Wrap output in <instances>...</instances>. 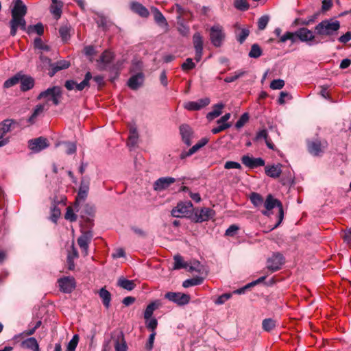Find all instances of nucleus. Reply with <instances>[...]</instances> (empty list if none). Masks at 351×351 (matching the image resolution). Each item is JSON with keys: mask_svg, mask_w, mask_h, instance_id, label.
<instances>
[{"mask_svg": "<svg viewBox=\"0 0 351 351\" xmlns=\"http://www.w3.org/2000/svg\"><path fill=\"white\" fill-rule=\"evenodd\" d=\"M14 3L12 10V19L10 21V35L14 36L18 28L25 31L26 21L25 16L27 14V7L21 0H13Z\"/></svg>", "mask_w": 351, "mask_h": 351, "instance_id": "obj_1", "label": "nucleus"}, {"mask_svg": "<svg viewBox=\"0 0 351 351\" xmlns=\"http://www.w3.org/2000/svg\"><path fill=\"white\" fill-rule=\"evenodd\" d=\"M263 206L264 210H261V213L269 217L271 215L270 210L274 208H277L278 213V221L271 228V230L278 227L282 223L284 219V210L282 203L277 199L274 198L271 194L268 195L266 199L264 201Z\"/></svg>", "mask_w": 351, "mask_h": 351, "instance_id": "obj_2", "label": "nucleus"}, {"mask_svg": "<svg viewBox=\"0 0 351 351\" xmlns=\"http://www.w3.org/2000/svg\"><path fill=\"white\" fill-rule=\"evenodd\" d=\"M340 23L337 20L326 19L319 23L315 27V33L320 36L332 38L337 34Z\"/></svg>", "mask_w": 351, "mask_h": 351, "instance_id": "obj_3", "label": "nucleus"}, {"mask_svg": "<svg viewBox=\"0 0 351 351\" xmlns=\"http://www.w3.org/2000/svg\"><path fill=\"white\" fill-rule=\"evenodd\" d=\"M62 97V90L59 86H53L47 88L46 90L41 92L38 99H45L47 101H51L53 104L58 106Z\"/></svg>", "mask_w": 351, "mask_h": 351, "instance_id": "obj_4", "label": "nucleus"}, {"mask_svg": "<svg viewBox=\"0 0 351 351\" xmlns=\"http://www.w3.org/2000/svg\"><path fill=\"white\" fill-rule=\"evenodd\" d=\"M328 147L326 141H321L318 139L307 141V149L308 152L314 156H321Z\"/></svg>", "mask_w": 351, "mask_h": 351, "instance_id": "obj_5", "label": "nucleus"}, {"mask_svg": "<svg viewBox=\"0 0 351 351\" xmlns=\"http://www.w3.org/2000/svg\"><path fill=\"white\" fill-rule=\"evenodd\" d=\"M225 33L223 32V27L217 24L213 25L210 29V39L211 43L216 47H219L225 38Z\"/></svg>", "mask_w": 351, "mask_h": 351, "instance_id": "obj_6", "label": "nucleus"}, {"mask_svg": "<svg viewBox=\"0 0 351 351\" xmlns=\"http://www.w3.org/2000/svg\"><path fill=\"white\" fill-rule=\"evenodd\" d=\"M193 204L190 201L180 202L171 210V215L174 217H184L191 213Z\"/></svg>", "mask_w": 351, "mask_h": 351, "instance_id": "obj_7", "label": "nucleus"}, {"mask_svg": "<svg viewBox=\"0 0 351 351\" xmlns=\"http://www.w3.org/2000/svg\"><path fill=\"white\" fill-rule=\"evenodd\" d=\"M165 298L180 306L186 304L190 301L189 295L180 292H167Z\"/></svg>", "mask_w": 351, "mask_h": 351, "instance_id": "obj_8", "label": "nucleus"}, {"mask_svg": "<svg viewBox=\"0 0 351 351\" xmlns=\"http://www.w3.org/2000/svg\"><path fill=\"white\" fill-rule=\"evenodd\" d=\"M49 145L46 138L40 136L28 141V147L34 153L40 152Z\"/></svg>", "mask_w": 351, "mask_h": 351, "instance_id": "obj_9", "label": "nucleus"}, {"mask_svg": "<svg viewBox=\"0 0 351 351\" xmlns=\"http://www.w3.org/2000/svg\"><path fill=\"white\" fill-rule=\"evenodd\" d=\"M284 258L280 253H275L267 259V267L271 272L279 270L284 263Z\"/></svg>", "mask_w": 351, "mask_h": 351, "instance_id": "obj_10", "label": "nucleus"}, {"mask_svg": "<svg viewBox=\"0 0 351 351\" xmlns=\"http://www.w3.org/2000/svg\"><path fill=\"white\" fill-rule=\"evenodd\" d=\"M89 185L90 181L88 179L83 178L81 180L79 191L75 199V206H77L80 202H84L86 199L89 191Z\"/></svg>", "mask_w": 351, "mask_h": 351, "instance_id": "obj_11", "label": "nucleus"}, {"mask_svg": "<svg viewBox=\"0 0 351 351\" xmlns=\"http://www.w3.org/2000/svg\"><path fill=\"white\" fill-rule=\"evenodd\" d=\"M93 235L91 231L84 232L77 239V243L84 256L88 255V245L90 243Z\"/></svg>", "mask_w": 351, "mask_h": 351, "instance_id": "obj_12", "label": "nucleus"}, {"mask_svg": "<svg viewBox=\"0 0 351 351\" xmlns=\"http://www.w3.org/2000/svg\"><path fill=\"white\" fill-rule=\"evenodd\" d=\"M193 42L195 51V60L199 62L203 53V38L200 33L196 32L193 36Z\"/></svg>", "mask_w": 351, "mask_h": 351, "instance_id": "obj_13", "label": "nucleus"}, {"mask_svg": "<svg viewBox=\"0 0 351 351\" xmlns=\"http://www.w3.org/2000/svg\"><path fill=\"white\" fill-rule=\"evenodd\" d=\"M210 104V99L204 97L197 101H188L184 104V108L188 110H199Z\"/></svg>", "mask_w": 351, "mask_h": 351, "instance_id": "obj_14", "label": "nucleus"}, {"mask_svg": "<svg viewBox=\"0 0 351 351\" xmlns=\"http://www.w3.org/2000/svg\"><path fill=\"white\" fill-rule=\"evenodd\" d=\"M60 289L64 293H69L75 287V280L72 277H64L58 280Z\"/></svg>", "mask_w": 351, "mask_h": 351, "instance_id": "obj_15", "label": "nucleus"}, {"mask_svg": "<svg viewBox=\"0 0 351 351\" xmlns=\"http://www.w3.org/2000/svg\"><path fill=\"white\" fill-rule=\"evenodd\" d=\"M176 182V179L171 177H162L154 183L153 188L155 191H161L167 189L171 184Z\"/></svg>", "mask_w": 351, "mask_h": 351, "instance_id": "obj_16", "label": "nucleus"}, {"mask_svg": "<svg viewBox=\"0 0 351 351\" xmlns=\"http://www.w3.org/2000/svg\"><path fill=\"white\" fill-rule=\"evenodd\" d=\"M215 214V213L213 209L203 208L195 213V221L199 223L206 221L213 218Z\"/></svg>", "mask_w": 351, "mask_h": 351, "instance_id": "obj_17", "label": "nucleus"}, {"mask_svg": "<svg viewBox=\"0 0 351 351\" xmlns=\"http://www.w3.org/2000/svg\"><path fill=\"white\" fill-rule=\"evenodd\" d=\"M144 75L142 72L132 75L128 81V86L132 90H137L143 84Z\"/></svg>", "mask_w": 351, "mask_h": 351, "instance_id": "obj_18", "label": "nucleus"}, {"mask_svg": "<svg viewBox=\"0 0 351 351\" xmlns=\"http://www.w3.org/2000/svg\"><path fill=\"white\" fill-rule=\"evenodd\" d=\"M180 132L183 142L187 145H191V138L193 137V131L191 127L187 125H182L180 127Z\"/></svg>", "mask_w": 351, "mask_h": 351, "instance_id": "obj_19", "label": "nucleus"}, {"mask_svg": "<svg viewBox=\"0 0 351 351\" xmlns=\"http://www.w3.org/2000/svg\"><path fill=\"white\" fill-rule=\"evenodd\" d=\"M296 36L302 42L312 41L315 38L313 32L305 27L300 28L296 31Z\"/></svg>", "mask_w": 351, "mask_h": 351, "instance_id": "obj_20", "label": "nucleus"}, {"mask_svg": "<svg viewBox=\"0 0 351 351\" xmlns=\"http://www.w3.org/2000/svg\"><path fill=\"white\" fill-rule=\"evenodd\" d=\"M155 22L160 27H167L168 23L162 12L155 7L151 8Z\"/></svg>", "mask_w": 351, "mask_h": 351, "instance_id": "obj_21", "label": "nucleus"}, {"mask_svg": "<svg viewBox=\"0 0 351 351\" xmlns=\"http://www.w3.org/2000/svg\"><path fill=\"white\" fill-rule=\"evenodd\" d=\"M281 167L280 164L267 165L265 167V173L270 178H277L282 173Z\"/></svg>", "mask_w": 351, "mask_h": 351, "instance_id": "obj_22", "label": "nucleus"}, {"mask_svg": "<svg viewBox=\"0 0 351 351\" xmlns=\"http://www.w3.org/2000/svg\"><path fill=\"white\" fill-rule=\"evenodd\" d=\"M115 339L114 348L116 351H127L128 346L124 339V335L122 332H118L117 335L114 337Z\"/></svg>", "mask_w": 351, "mask_h": 351, "instance_id": "obj_23", "label": "nucleus"}, {"mask_svg": "<svg viewBox=\"0 0 351 351\" xmlns=\"http://www.w3.org/2000/svg\"><path fill=\"white\" fill-rule=\"evenodd\" d=\"M69 66L70 63L66 60L58 61L56 63L50 64L51 71H49V75L53 77L58 71L67 69Z\"/></svg>", "mask_w": 351, "mask_h": 351, "instance_id": "obj_24", "label": "nucleus"}, {"mask_svg": "<svg viewBox=\"0 0 351 351\" xmlns=\"http://www.w3.org/2000/svg\"><path fill=\"white\" fill-rule=\"evenodd\" d=\"M130 8L134 12L138 14L141 17L147 18L149 15L148 10L140 3L132 2Z\"/></svg>", "mask_w": 351, "mask_h": 351, "instance_id": "obj_25", "label": "nucleus"}, {"mask_svg": "<svg viewBox=\"0 0 351 351\" xmlns=\"http://www.w3.org/2000/svg\"><path fill=\"white\" fill-rule=\"evenodd\" d=\"M21 346L25 349H29L33 351H39V345L37 340L34 337H29L23 341Z\"/></svg>", "mask_w": 351, "mask_h": 351, "instance_id": "obj_26", "label": "nucleus"}, {"mask_svg": "<svg viewBox=\"0 0 351 351\" xmlns=\"http://www.w3.org/2000/svg\"><path fill=\"white\" fill-rule=\"evenodd\" d=\"M114 58L112 53L110 51L106 50L104 51L101 56H100L99 60H98L100 63L103 64L102 69H106V66L111 62Z\"/></svg>", "mask_w": 351, "mask_h": 351, "instance_id": "obj_27", "label": "nucleus"}, {"mask_svg": "<svg viewBox=\"0 0 351 351\" xmlns=\"http://www.w3.org/2000/svg\"><path fill=\"white\" fill-rule=\"evenodd\" d=\"M99 295L102 300L103 304L106 308H108L111 301V294L106 289L105 287L101 288L99 291Z\"/></svg>", "mask_w": 351, "mask_h": 351, "instance_id": "obj_28", "label": "nucleus"}, {"mask_svg": "<svg viewBox=\"0 0 351 351\" xmlns=\"http://www.w3.org/2000/svg\"><path fill=\"white\" fill-rule=\"evenodd\" d=\"M16 121L14 119H5L0 123V131L5 135L12 130V125L16 124Z\"/></svg>", "mask_w": 351, "mask_h": 351, "instance_id": "obj_29", "label": "nucleus"}, {"mask_svg": "<svg viewBox=\"0 0 351 351\" xmlns=\"http://www.w3.org/2000/svg\"><path fill=\"white\" fill-rule=\"evenodd\" d=\"M93 78V76L90 72H87L85 75L84 79L80 82H76L75 89L77 90H83L85 88H88L90 86V80Z\"/></svg>", "mask_w": 351, "mask_h": 351, "instance_id": "obj_30", "label": "nucleus"}, {"mask_svg": "<svg viewBox=\"0 0 351 351\" xmlns=\"http://www.w3.org/2000/svg\"><path fill=\"white\" fill-rule=\"evenodd\" d=\"M138 134L136 128H132L130 130L128 136V145L130 147H134L138 143Z\"/></svg>", "mask_w": 351, "mask_h": 351, "instance_id": "obj_31", "label": "nucleus"}, {"mask_svg": "<svg viewBox=\"0 0 351 351\" xmlns=\"http://www.w3.org/2000/svg\"><path fill=\"white\" fill-rule=\"evenodd\" d=\"M25 32L28 34L36 33L39 36H42L44 33L43 25L41 23H38L35 25H29L27 27Z\"/></svg>", "mask_w": 351, "mask_h": 351, "instance_id": "obj_32", "label": "nucleus"}, {"mask_svg": "<svg viewBox=\"0 0 351 351\" xmlns=\"http://www.w3.org/2000/svg\"><path fill=\"white\" fill-rule=\"evenodd\" d=\"M223 104H217L213 106V109L212 111L208 113L207 114V119L212 120L217 117H219L221 113V110L223 108Z\"/></svg>", "mask_w": 351, "mask_h": 351, "instance_id": "obj_33", "label": "nucleus"}, {"mask_svg": "<svg viewBox=\"0 0 351 351\" xmlns=\"http://www.w3.org/2000/svg\"><path fill=\"white\" fill-rule=\"evenodd\" d=\"M174 259V269H180L182 268L187 269L189 263L183 261L182 257L180 254H176L173 257Z\"/></svg>", "mask_w": 351, "mask_h": 351, "instance_id": "obj_34", "label": "nucleus"}, {"mask_svg": "<svg viewBox=\"0 0 351 351\" xmlns=\"http://www.w3.org/2000/svg\"><path fill=\"white\" fill-rule=\"evenodd\" d=\"M21 89L23 91L28 90L34 86V80L30 77H25L20 80Z\"/></svg>", "mask_w": 351, "mask_h": 351, "instance_id": "obj_35", "label": "nucleus"}, {"mask_svg": "<svg viewBox=\"0 0 351 351\" xmlns=\"http://www.w3.org/2000/svg\"><path fill=\"white\" fill-rule=\"evenodd\" d=\"M45 110V104H40V105H37L32 113V114L31 115V117L29 118L28 119V121L31 123V124H33L35 123V121H36V117L40 115V114H42L44 110Z\"/></svg>", "mask_w": 351, "mask_h": 351, "instance_id": "obj_36", "label": "nucleus"}, {"mask_svg": "<svg viewBox=\"0 0 351 351\" xmlns=\"http://www.w3.org/2000/svg\"><path fill=\"white\" fill-rule=\"evenodd\" d=\"M117 284L119 287L128 291L132 290L135 287L134 281L123 278H119Z\"/></svg>", "mask_w": 351, "mask_h": 351, "instance_id": "obj_37", "label": "nucleus"}, {"mask_svg": "<svg viewBox=\"0 0 351 351\" xmlns=\"http://www.w3.org/2000/svg\"><path fill=\"white\" fill-rule=\"evenodd\" d=\"M276 326V320L271 318H267L263 320L262 327L263 329L266 332H270L274 329Z\"/></svg>", "mask_w": 351, "mask_h": 351, "instance_id": "obj_38", "label": "nucleus"}, {"mask_svg": "<svg viewBox=\"0 0 351 351\" xmlns=\"http://www.w3.org/2000/svg\"><path fill=\"white\" fill-rule=\"evenodd\" d=\"M250 201L256 208H260L263 205L264 199L263 197L257 193H252L250 195Z\"/></svg>", "mask_w": 351, "mask_h": 351, "instance_id": "obj_39", "label": "nucleus"}, {"mask_svg": "<svg viewBox=\"0 0 351 351\" xmlns=\"http://www.w3.org/2000/svg\"><path fill=\"white\" fill-rule=\"evenodd\" d=\"M204 281V278L202 277H195L191 279L184 280L182 283V286L185 288H188L192 286H196L201 285Z\"/></svg>", "mask_w": 351, "mask_h": 351, "instance_id": "obj_40", "label": "nucleus"}, {"mask_svg": "<svg viewBox=\"0 0 351 351\" xmlns=\"http://www.w3.org/2000/svg\"><path fill=\"white\" fill-rule=\"evenodd\" d=\"M158 307L156 302L150 303L146 308L144 312V318L149 319L153 315L154 311Z\"/></svg>", "mask_w": 351, "mask_h": 351, "instance_id": "obj_41", "label": "nucleus"}, {"mask_svg": "<svg viewBox=\"0 0 351 351\" xmlns=\"http://www.w3.org/2000/svg\"><path fill=\"white\" fill-rule=\"evenodd\" d=\"M246 73L245 71L239 70L234 73L232 75L228 76L224 79V82L226 83H230L236 81L239 77H243Z\"/></svg>", "mask_w": 351, "mask_h": 351, "instance_id": "obj_42", "label": "nucleus"}, {"mask_svg": "<svg viewBox=\"0 0 351 351\" xmlns=\"http://www.w3.org/2000/svg\"><path fill=\"white\" fill-rule=\"evenodd\" d=\"M250 34V30L247 28H242L239 32L236 33V37L238 42L242 44Z\"/></svg>", "mask_w": 351, "mask_h": 351, "instance_id": "obj_43", "label": "nucleus"}, {"mask_svg": "<svg viewBox=\"0 0 351 351\" xmlns=\"http://www.w3.org/2000/svg\"><path fill=\"white\" fill-rule=\"evenodd\" d=\"M262 54V50L258 45L254 44L252 45L251 49L249 52V56L253 58H257Z\"/></svg>", "mask_w": 351, "mask_h": 351, "instance_id": "obj_44", "label": "nucleus"}, {"mask_svg": "<svg viewBox=\"0 0 351 351\" xmlns=\"http://www.w3.org/2000/svg\"><path fill=\"white\" fill-rule=\"evenodd\" d=\"M79 336L78 335H74L72 339L69 342L66 351H75L78 344Z\"/></svg>", "mask_w": 351, "mask_h": 351, "instance_id": "obj_45", "label": "nucleus"}, {"mask_svg": "<svg viewBox=\"0 0 351 351\" xmlns=\"http://www.w3.org/2000/svg\"><path fill=\"white\" fill-rule=\"evenodd\" d=\"M51 220L53 222L56 223L61 214L60 209L57 206L53 205L51 208Z\"/></svg>", "mask_w": 351, "mask_h": 351, "instance_id": "obj_46", "label": "nucleus"}, {"mask_svg": "<svg viewBox=\"0 0 351 351\" xmlns=\"http://www.w3.org/2000/svg\"><path fill=\"white\" fill-rule=\"evenodd\" d=\"M234 7L239 10L245 11L249 8V4L245 0H235Z\"/></svg>", "mask_w": 351, "mask_h": 351, "instance_id": "obj_47", "label": "nucleus"}, {"mask_svg": "<svg viewBox=\"0 0 351 351\" xmlns=\"http://www.w3.org/2000/svg\"><path fill=\"white\" fill-rule=\"evenodd\" d=\"M63 3L62 2H59L58 4H52L51 7V12L53 14H54L56 17L59 18L61 15L62 7Z\"/></svg>", "mask_w": 351, "mask_h": 351, "instance_id": "obj_48", "label": "nucleus"}, {"mask_svg": "<svg viewBox=\"0 0 351 351\" xmlns=\"http://www.w3.org/2000/svg\"><path fill=\"white\" fill-rule=\"evenodd\" d=\"M64 217L66 220H69L71 222L75 221L77 220V215L75 214L74 210L71 207H68L66 208Z\"/></svg>", "mask_w": 351, "mask_h": 351, "instance_id": "obj_49", "label": "nucleus"}, {"mask_svg": "<svg viewBox=\"0 0 351 351\" xmlns=\"http://www.w3.org/2000/svg\"><path fill=\"white\" fill-rule=\"evenodd\" d=\"M285 86L284 80L281 79L274 80L270 84V88L273 90H279Z\"/></svg>", "mask_w": 351, "mask_h": 351, "instance_id": "obj_50", "label": "nucleus"}, {"mask_svg": "<svg viewBox=\"0 0 351 351\" xmlns=\"http://www.w3.org/2000/svg\"><path fill=\"white\" fill-rule=\"evenodd\" d=\"M195 67V64L193 62L191 58H187L186 61L181 65L183 71H186L191 70Z\"/></svg>", "mask_w": 351, "mask_h": 351, "instance_id": "obj_51", "label": "nucleus"}, {"mask_svg": "<svg viewBox=\"0 0 351 351\" xmlns=\"http://www.w3.org/2000/svg\"><path fill=\"white\" fill-rule=\"evenodd\" d=\"M65 147L66 154L70 155L73 154L76 152V145L73 143L65 142L63 143Z\"/></svg>", "mask_w": 351, "mask_h": 351, "instance_id": "obj_52", "label": "nucleus"}, {"mask_svg": "<svg viewBox=\"0 0 351 351\" xmlns=\"http://www.w3.org/2000/svg\"><path fill=\"white\" fill-rule=\"evenodd\" d=\"M269 17L267 15L261 16L258 21V27L261 30H263L268 24Z\"/></svg>", "mask_w": 351, "mask_h": 351, "instance_id": "obj_53", "label": "nucleus"}, {"mask_svg": "<svg viewBox=\"0 0 351 351\" xmlns=\"http://www.w3.org/2000/svg\"><path fill=\"white\" fill-rule=\"evenodd\" d=\"M69 31L70 29L67 26H62L60 28L59 33L64 41H66L69 38Z\"/></svg>", "mask_w": 351, "mask_h": 351, "instance_id": "obj_54", "label": "nucleus"}, {"mask_svg": "<svg viewBox=\"0 0 351 351\" xmlns=\"http://www.w3.org/2000/svg\"><path fill=\"white\" fill-rule=\"evenodd\" d=\"M232 297L231 293H223L219 296L216 300L215 301V304L217 305H221L224 304L227 300H228Z\"/></svg>", "mask_w": 351, "mask_h": 351, "instance_id": "obj_55", "label": "nucleus"}, {"mask_svg": "<svg viewBox=\"0 0 351 351\" xmlns=\"http://www.w3.org/2000/svg\"><path fill=\"white\" fill-rule=\"evenodd\" d=\"M158 322L156 318H149V319H146V326L152 332L155 331V329L157 328Z\"/></svg>", "mask_w": 351, "mask_h": 351, "instance_id": "obj_56", "label": "nucleus"}, {"mask_svg": "<svg viewBox=\"0 0 351 351\" xmlns=\"http://www.w3.org/2000/svg\"><path fill=\"white\" fill-rule=\"evenodd\" d=\"M231 126L230 123H223L219 124V125L216 128L212 129L211 132L213 134H218L227 128H229Z\"/></svg>", "mask_w": 351, "mask_h": 351, "instance_id": "obj_57", "label": "nucleus"}, {"mask_svg": "<svg viewBox=\"0 0 351 351\" xmlns=\"http://www.w3.org/2000/svg\"><path fill=\"white\" fill-rule=\"evenodd\" d=\"M201 267L202 266L199 261H194L193 263H191L190 265L189 264L188 268L186 269H188V271H189L200 272Z\"/></svg>", "mask_w": 351, "mask_h": 351, "instance_id": "obj_58", "label": "nucleus"}, {"mask_svg": "<svg viewBox=\"0 0 351 351\" xmlns=\"http://www.w3.org/2000/svg\"><path fill=\"white\" fill-rule=\"evenodd\" d=\"M249 117L247 113H244L241 115L239 119L237 121L235 124V127L237 128H240L244 125V124L247 121Z\"/></svg>", "mask_w": 351, "mask_h": 351, "instance_id": "obj_59", "label": "nucleus"}, {"mask_svg": "<svg viewBox=\"0 0 351 351\" xmlns=\"http://www.w3.org/2000/svg\"><path fill=\"white\" fill-rule=\"evenodd\" d=\"M224 168L226 169H241V165L240 163L234 161H227L224 165Z\"/></svg>", "mask_w": 351, "mask_h": 351, "instance_id": "obj_60", "label": "nucleus"}, {"mask_svg": "<svg viewBox=\"0 0 351 351\" xmlns=\"http://www.w3.org/2000/svg\"><path fill=\"white\" fill-rule=\"evenodd\" d=\"M209 139L207 137H204L202 139H200L197 143L194 145L193 147L197 152L200 148L206 145Z\"/></svg>", "mask_w": 351, "mask_h": 351, "instance_id": "obj_61", "label": "nucleus"}, {"mask_svg": "<svg viewBox=\"0 0 351 351\" xmlns=\"http://www.w3.org/2000/svg\"><path fill=\"white\" fill-rule=\"evenodd\" d=\"M156 335V332L153 331V332H152V333L150 334V335L149 337L148 341H147V342L146 343V346H145L146 348L148 350H151L153 348L154 341V339H155Z\"/></svg>", "mask_w": 351, "mask_h": 351, "instance_id": "obj_62", "label": "nucleus"}, {"mask_svg": "<svg viewBox=\"0 0 351 351\" xmlns=\"http://www.w3.org/2000/svg\"><path fill=\"white\" fill-rule=\"evenodd\" d=\"M178 29L180 34L184 36H187L190 32L189 26L183 24L182 23L179 24Z\"/></svg>", "mask_w": 351, "mask_h": 351, "instance_id": "obj_63", "label": "nucleus"}, {"mask_svg": "<svg viewBox=\"0 0 351 351\" xmlns=\"http://www.w3.org/2000/svg\"><path fill=\"white\" fill-rule=\"evenodd\" d=\"M20 81V79L17 77H13L12 78L8 79L4 82V86L6 88H10L17 83H19Z\"/></svg>", "mask_w": 351, "mask_h": 351, "instance_id": "obj_64", "label": "nucleus"}]
</instances>
